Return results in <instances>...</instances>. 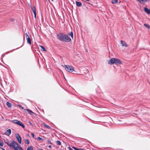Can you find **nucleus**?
<instances>
[{
	"label": "nucleus",
	"mask_w": 150,
	"mask_h": 150,
	"mask_svg": "<svg viewBox=\"0 0 150 150\" xmlns=\"http://www.w3.org/2000/svg\"><path fill=\"white\" fill-rule=\"evenodd\" d=\"M57 38L60 41L62 42H70L71 39L66 34L63 33H59L57 35Z\"/></svg>",
	"instance_id": "obj_1"
},
{
	"label": "nucleus",
	"mask_w": 150,
	"mask_h": 150,
	"mask_svg": "<svg viewBox=\"0 0 150 150\" xmlns=\"http://www.w3.org/2000/svg\"><path fill=\"white\" fill-rule=\"evenodd\" d=\"M27 150H33V146H29L27 148Z\"/></svg>",
	"instance_id": "obj_16"
},
{
	"label": "nucleus",
	"mask_w": 150,
	"mask_h": 150,
	"mask_svg": "<svg viewBox=\"0 0 150 150\" xmlns=\"http://www.w3.org/2000/svg\"><path fill=\"white\" fill-rule=\"evenodd\" d=\"M29 124L32 126H33V124L30 122H29Z\"/></svg>",
	"instance_id": "obj_39"
},
{
	"label": "nucleus",
	"mask_w": 150,
	"mask_h": 150,
	"mask_svg": "<svg viewBox=\"0 0 150 150\" xmlns=\"http://www.w3.org/2000/svg\"><path fill=\"white\" fill-rule=\"evenodd\" d=\"M0 149H1L2 150H5V149H4V148H2V147H1L0 146Z\"/></svg>",
	"instance_id": "obj_38"
},
{
	"label": "nucleus",
	"mask_w": 150,
	"mask_h": 150,
	"mask_svg": "<svg viewBox=\"0 0 150 150\" xmlns=\"http://www.w3.org/2000/svg\"><path fill=\"white\" fill-rule=\"evenodd\" d=\"M16 137L18 142V143L21 144V139L19 134H16Z\"/></svg>",
	"instance_id": "obj_5"
},
{
	"label": "nucleus",
	"mask_w": 150,
	"mask_h": 150,
	"mask_svg": "<svg viewBox=\"0 0 150 150\" xmlns=\"http://www.w3.org/2000/svg\"><path fill=\"white\" fill-rule=\"evenodd\" d=\"M40 47L41 48V50H42L44 51H46L47 50L45 49V48L43 46H40Z\"/></svg>",
	"instance_id": "obj_17"
},
{
	"label": "nucleus",
	"mask_w": 150,
	"mask_h": 150,
	"mask_svg": "<svg viewBox=\"0 0 150 150\" xmlns=\"http://www.w3.org/2000/svg\"><path fill=\"white\" fill-rule=\"evenodd\" d=\"M43 125L47 129H51V127H50L47 125L45 123H43Z\"/></svg>",
	"instance_id": "obj_12"
},
{
	"label": "nucleus",
	"mask_w": 150,
	"mask_h": 150,
	"mask_svg": "<svg viewBox=\"0 0 150 150\" xmlns=\"http://www.w3.org/2000/svg\"><path fill=\"white\" fill-rule=\"evenodd\" d=\"M14 19L13 18H11L10 19V20L12 21L13 22L14 21Z\"/></svg>",
	"instance_id": "obj_33"
},
{
	"label": "nucleus",
	"mask_w": 150,
	"mask_h": 150,
	"mask_svg": "<svg viewBox=\"0 0 150 150\" xmlns=\"http://www.w3.org/2000/svg\"><path fill=\"white\" fill-rule=\"evenodd\" d=\"M25 144H29V140L28 139H25Z\"/></svg>",
	"instance_id": "obj_22"
},
{
	"label": "nucleus",
	"mask_w": 150,
	"mask_h": 150,
	"mask_svg": "<svg viewBox=\"0 0 150 150\" xmlns=\"http://www.w3.org/2000/svg\"><path fill=\"white\" fill-rule=\"evenodd\" d=\"M64 67H65V69L69 72H72L74 70V68L71 66L66 65L64 66Z\"/></svg>",
	"instance_id": "obj_3"
},
{
	"label": "nucleus",
	"mask_w": 150,
	"mask_h": 150,
	"mask_svg": "<svg viewBox=\"0 0 150 150\" xmlns=\"http://www.w3.org/2000/svg\"><path fill=\"white\" fill-rule=\"evenodd\" d=\"M25 36H26V38H28V37H29V36H28V34L27 33H26L25 34Z\"/></svg>",
	"instance_id": "obj_29"
},
{
	"label": "nucleus",
	"mask_w": 150,
	"mask_h": 150,
	"mask_svg": "<svg viewBox=\"0 0 150 150\" xmlns=\"http://www.w3.org/2000/svg\"><path fill=\"white\" fill-rule=\"evenodd\" d=\"M17 125H20L23 128H24L25 127V126H24V125L20 121H18Z\"/></svg>",
	"instance_id": "obj_10"
},
{
	"label": "nucleus",
	"mask_w": 150,
	"mask_h": 150,
	"mask_svg": "<svg viewBox=\"0 0 150 150\" xmlns=\"http://www.w3.org/2000/svg\"><path fill=\"white\" fill-rule=\"evenodd\" d=\"M32 137L34 138V134L33 133H31V134Z\"/></svg>",
	"instance_id": "obj_34"
},
{
	"label": "nucleus",
	"mask_w": 150,
	"mask_h": 150,
	"mask_svg": "<svg viewBox=\"0 0 150 150\" xmlns=\"http://www.w3.org/2000/svg\"><path fill=\"white\" fill-rule=\"evenodd\" d=\"M0 145L1 146H3L4 145V143L1 140H0Z\"/></svg>",
	"instance_id": "obj_26"
},
{
	"label": "nucleus",
	"mask_w": 150,
	"mask_h": 150,
	"mask_svg": "<svg viewBox=\"0 0 150 150\" xmlns=\"http://www.w3.org/2000/svg\"><path fill=\"white\" fill-rule=\"evenodd\" d=\"M32 9L33 11V13H36V8L35 6H33V8H32Z\"/></svg>",
	"instance_id": "obj_14"
},
{
	"label": "nucleus",
	"mask_w": 150,
	"mask_h": 150,
	"mask_svg": "<svg viewBox=\"0 0 150 150\" xmlns=\"http://www.w3.org/2000/svg\"><path fill=\"white\" fill-rule=\"evenodd\" d=\"M11 146L13 147L14 149H15L17 147L18 148V146H20V145L18 144L17 142L15 141H13L10 144Z\"/></svg>",
	"instance_id": "obj_4"
},
{
	"label": "nucleus",
	"mask_w": 150,
	"mask_h": 150,
	"mask_svg": "<svg viewBox=\"0 0 150 150\" xmlns=\"http://www.w3.org/2000/svg\"><path fill=\"white\" fill-rule=\"evenodd\" d=\"M38 150H43L41 149H38Z\"/></svg>",
	"instance_id": "obj_42"
},
{
	"label": "nucleus",
	"mask_w": 150,
	"mask_h": 150,
	"mask_svg": "<svg viewBox=\"0 0 150 150\" xmlns=\"http://www.w3.org/2000/svg\"><path fill=\"white\" fill-rule=\"evenodd\" d=\"M69 150H73L72 149H71L70 147H69Z\"/></svg>",
	"instance_id": "obj_40"
},
{
	"label": "nucleus",
	"mask_w": 150,
	"mask_h": 150,
	"mask_svg": "<svg viewBox=\"0 0 150 150\" xmlns=\"http://www.w3.org/2000/svg\"><path fill=\"white\" fill-rule=\"evenodd\" d=\"M109 64H120L122 62L119 59L116 58H113L111 59L108 62Z\"/></svg>",
	"instance_id": "obj_2"
},
{
	"label": "nucleus",
	"mask_w": 150,
	"mask_h": 150,
	"mask_svg": "<svg viewBox=\"0 0 150 150\" xmlns=\"http://www.w3.org/2000/svg\"><path fill=\"white\" fill-rule=\"evenodd\" d=\"M11 133V130L10 129H9L6 130L4 134L7 136H9Z\"/></svg>",
	"instance_id": "obj_6"
},
{
	"label": "nucleus",
	"mask_w": 150,
	"mask_h": 150,
	"mask_svg": "<svg viewBox=\"0 0 150 150\" xmlns=\"http://www.w3.org/2000/svg\"><path fill=\"white\" fill-rule=\"evenodd\" d=\"M86 2H89L90 1V0H84Z\"/></svg>",
	"instance_id": "obj_37"
},
{
	"label": "nucleus",
	"mask_w": 150,
	"mask_h": 150,
	"mask_svg": "<svg viewBox=\"0 0 150 150\" xmlns=\"http://www.w3.org/2000/svg\"><path fill=\"white\" fill-rule=\"evenodd\" d=\"M137 1L141 3L145 2H146L148 0H136Z\"/></svg>",
	"instance_id": "obj_15"
},
{
	"label": "nucleus",
	"mask_w": 150,
	"mask_h": 150,
	"mask_svg": "<svg viewBox=\"0 0 150 150\" xmlns=\"http://www.w3.org/2000/svg\"><path fill=\"white\" fill-rule=\"evenodd\" d=\"M22 150H23V148H21Z\"/></svg>",
	"instance_id": "obj_43"
},
{
	"label": "nucleus",
	"mask_w": 150,
	"mask_h": 150,
	"mask_svg": "<svg viewBox=\"0 0 150 150\" xmlns=\"http://www.w3.org/2000/svg\"><path fill=\"white\" fill-rule=\"evenodd\" d=\"M47 142L48 144H52V143L51 142V141L50 140H48L47 141Z\"/></svg>",
	"instance_id": "obj_28"
},
{
	"label": "nucleus",
	"mask_w": 150,
	"mask_h": 150,
	"mask_svg": "<svg viewBox=\"0 0 150 150\" xmlns=\"http://www.w3.org/2000/svg\"><path fill=\"white\" fill-rule=\"evenodd\" d=\"M6 105L9 108H10L11 106V104L8 102H7L6 103Z\"/></svg>",
	"instance_id": "obj_18"
},
{
	"label": "nucleus",
	"mask_w": 150,
	"mask_h": 150,
	"mask_svg": "<svg viewBox=\"0 0 150 150\" xmlns=\"http://www.w3.org/2000/svg\"><path fill=\"white\" fill-rule=\"evenodd\" d=\"M37 139L38 140H43V139L39 137H38L37 138Z\"/></svg>",
	"instance_id": "obj_27"
},
{
	"label": "nucleus",
	"mask_w": 150,
	"mask_h": 150,
	"mask_svg": "<svg viewBox=\"0 0 150 150\" xmlns=\"http://www.w3.org/2000/svg\"><path fill=\"white\" fill-rule=\"evenodd\" d=\"M26 39H27V43L30 45L31 44V41L30 39V38L29 37H28V38H26Z\"/></svg>",
	"instance_id": "obj_13"
},
{
	"label": "nucleus",
	"mask_w": 150,
	"mask_h": 150,
	"mask_svg": "<svg viewBox=\"0 0 150 150\" xmlns=\"http://www.w3.org/2000/svg\"><path fill=\"white\" fill-rule=\"evenodd\" d=\"M52 1H54V0H52Z\"/></svg>",
	"instance_id": "obj_44"
},
{
	"label": "nucleus",
	"mask_w": 150,
	"mask_h": 150,
	"mask_svg": "<svg viewBox=\"0 0 150 150\" xmlns=\"http://www.w3.org/2000/svg\"><path fill=\"white\" fill-rule=\"evenodd\" d=\"M76 3L77 6L81 7L82 6V3L81 2L76 1Z\"/></svg>",
	"instance_id": "obj_11"
},
{
	"label": "nucleus",
	"mask_w": 150,
	"mask_h": 150,
	"mask_svg": "<svg viewBox=\"0 0 150 150\" xmlns=\"http://www.w3.org/2000/svg\"><path fill=\"white\" fill-rule=\"evenodd\" d=\"M6 143L9 146H11V145H10V144H9L8 142H6Z\"/></svg>",
	"instance_id": "obj_30"
},
{
	"label": "nucleus",
	"mask_w": 150,
	"mask_h": 150,
	"mask_svg": "<svg viewBox=\"0 0 150 150\" xmlns=\"http://www.w3.org/2000/svg\"><path fill=\"white\" fill-rule=\"evenodd\" d=\"M144 25L149 29L150 28V26L149 25L146 24H144Z\"/></svg>",
	"instance_id": "obj_21"
},
{
	"label": "nucleus",
	"mask_w": 150,
	"mask_h": 150,
	"mask_svg": "<svg viewBox=\"0 0 150 150\" xmlns=\"http://www.w3.org/2000/svg\"><path fill=\"white\" fill-rule=\"evenodd\" d=\"M19 146H18V148H16L14 150H22L21 148H22V147H19Z\"/></svg>",
	"instance_id": "obj_20"
},
{
	"label": "nucleus",
	"mask_w": 150,
	"mask_h": 150,
	"mask_svg": "<svg viewBox=\"0 0 150 150\" xmlns=\"http://www.w3.org/2000/svg\"><path fill=\"white\" fill-rule=\"evenodd\" d=\"M72 148L73 149H74L75 150H77V149L78 148L74 147V146H72Z\"/></svg>",
	"instance_id": "obj_31"
},
{
	"label": "nucleus",
	"mask_w": 150,
	"mask_h": 150,
	"mask_svg": "<svg viewBox=\"0 0 150 150\" xmlns=\"http://www.w3.org/2000/svg\"><path fill=\"white\" fill-rule=\"evenodd\" d=\"M69 35V36H71V37L73 38V32H71L70 33H69L68 34Z\"/></svg>",
	"instance_id": "obj_24"
},
{
	"label": "nucleus",
	"mask_w": 150,
	"mask_h": 150,
	"mask_svg": "<svg viewBox=\"0 0 150 150\" xmlns=\"http://www.w3.org/2000/svg\"><path fill=\"white\" fill-rule=\"evenodd\" d=\"M56 142L57 143V144L58 145H61V143L58 140L56 141Z\"/></svg>",
	"instance_id": "obj_25"
},
{
	"label": "nucleus",
	"mask_w": 150,
	"mask_h": 150,
	"mask_svg": "<svg viewBox=\"0 0 150 150\" xmlns=\"http://www.w3.org/2000/svg\"><path fill=\"white\" fill-rule=\"evenodd\" d=\"M18 121L17 120H13L12 121V122L15 124H17Z\"/></svg>",
	"instance_id": "obj_19"
},
{
	"label": "nucleus",
	"mask_w": 150,
	"mask_h": 150,
	"mask_svg": "<svg viewBox=\"0 0 150 150\" xmlns=\"http://www.w3.org/2000/svg\"><path fill=\"white\" fill-rule=\"evenodd\" d=\"M51 147V145H50L48 146V147L49 148H50Z\"/></svg>",
	"instance_id": "obj_41"
},
{
	"label": "nucleus",
	"mask_w": 150,
	"mask_h": 150,
	"mask_svg": "<svg viewBox=\"0 0 150 150\" xmlns=\"http://www.w3.org/2000/svg\"><path fill=\"white\" fill-rule=\"evenodd\" d=\"M19 106L22 109H24H24H24V108L22 107V106H21V105H19Z\"/></svg>",
	"instance_id": "obj_32"
},
{
	"label": "nucleus",
	"mask_w": 150,
	"mask_h": 150,
	"mask_svg": "<svg viewBox=\"0 0 150 150\" xmlns=\"http://www.w3.org/2000/svg\"><path fill=\"white\" fill-rule=\"evenodd\" d=\"M24 111H27L28 113L30 114V115H33V114H34V112H33L31 110H30L29 109H24Z\"/></svg>",
	"instance_id": "obj_8"
},
{
	"label": "nucleus",
	"mask_w": 150,
	"mask_h": 150,
	"mask_svg": "<svg viewBox=\"0 0 150 150\" xmlns=\"http://www.w3.org/2000/svg\"><path fill=\"white\" fill-rule=\"evenodd\" d=\"M34 17H35V18H36V13H34Z\"/></svg>",
	"instance_id": "obj_35"
},
{
	"label": "nucleus",
	"mask_w": 150,
	"mask_h": 150,
	"mask_svg": "<svg viewBox=\"0 0 150 150\" xmlns=\"http://www.w3.org/2000/svg\"><path fill=\"white\" fill-rule=\"evenodd\" d=\"M77 150H84V149H77Z\"/></svg>",
	"instance_id": "obj_36"
},
{
	"label": "nucleus",
	"mask_w": 150,
	"mask_h": 150,
	"mask_svg": "<svg viewBox=\"0 0 150 150\" xmlns=\"http://www.w3.org/2000/svg\"><path fill=\"white\" fill-rule=\"evenodd\" d=\"M144 10L148 14H150V9H148L147 8H144Z\"/></svg>",
	"instance_id": "obj_9"
},
{
	"label": "nucleus",
	"mask_w": 150,
	"mask_h": 150,
	"mask_svg": "<svg viewBox=\"0 0 150 150\" xmlns=\"http://www.w3.org/2000/svg\"><path fill=\"white\" fill-rule=\"evenodd\" d=\"M117 2V0H112V2L113 4H116Z\"/></svg>",
	"instance_id": "obj_23"
},
{
	"label": "nucleus",
	"mask_w": 150,
	"mask_h": 150,
	"mask_svg": "<svg viewBox=\"0 0 150 150\" xmlns=\"http://www.w3.org/2000/svg\"><path fill=\"white\" fill-rule=\"evenodd\" d=\"M121 44L122 46H125L126 47H127L128 46V45H127L126 43L124 41L121 40Z\"/></svg>",
	"instance_id": "obj_7"
}]
</instances>
